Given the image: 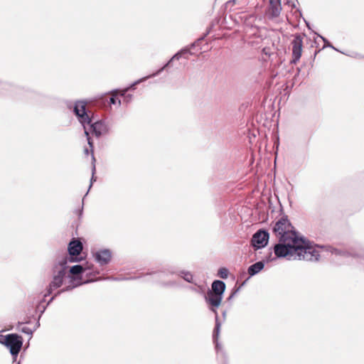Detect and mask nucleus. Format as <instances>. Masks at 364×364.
Listing matches in <instances>:
<instances>
[{"mask_svg": "<svg viewBox=\"0 0 364 364\" xmlns=\"http://www.w3.org/2000/svg\"><path fill=\"white\" fill-rule=\"evenodd\" d=\"M188 55H193V53H191L190 48H186L181 50L180 51L176 53L161 69L158 70L156 73H153L152 75H150L147 77H143V78L134 82L131 85V87L134 89V87L139 82H143L149 77H155V76L159 75L164 69H166L171 65V63H172L173 60H179L182 57H183L185 58H188Z\"/></svg>", "mask_w": 364, "mask_h": 364, "instance_id": "nucleus-7", "label": "nucleus"}, {"mask_svg": "<svg viewBox=\"0 0 364 364\" xmlns=\"http://www.w3.org/2000/svg\"><path fill=\"white\" fill-rule=\"evenodd\" d=\"M225 287L226 286L224 282L221 280H215L211 284V289H209V291L220 294V296H223Z\"/></svg>", "mask_w": 364, "mask_h": 364, "instance_id": "nucleus-14", "label": "nucleus"}, {"mask_svg": "<svg viewBox=\"0 0 364 364\" xmlns=\"http://www.w3.org/2000/svg\"><path fill=\"white\" fill-rule=\"evenodd\" d=\"M229 271L225 267H220L218 271V276L221 279H227L228 277Z\"/></svg>", "mask_w": 364, "mask_h": 364, "instance_id": "nucleus-22", "label": "nucleus"}, {"mask_svg": "<svg viewBox=\"0 0 364 364\" xmlns=\"http://www.w3.org/2000/svg\"><path fill=\"white\" fill-rule=\"evenodd\" d=\"M185 281L189 283H193V276L191 272L188 271H181L178 274Z\"/></svg>", "mask_w": 364, "mask_h": 364, "instance_id": "nucleus-21", "label": "nucleus"}, {"mask_svg": "<svg viewBox=\"0 0 364 364\" xmlns=\"http://www.w3.org/2000/svg\"><path fill=\"white\" fill-rule=\"evenodd\" d=\"M92 279H85L80 282H77L76 284H70L68 286H67L65 288L58 291L53 296H52L49 301L48 302V305L55 299V297H56L57 296L60 295L62 292H64V291H70V290H72L73 288L77 287V286H80L82 284H86L87 282H92Z\"/></svg>", "mask_w": 364, "mask_h": 364, "instance_id": "nucleus-16", "label": "nucleus"}, {"mask_svg": "<svg viewBox=\"0 0 364 364\" xmlns=\"http://www.w3.org/2000/svg\"><path fill=\"white\" fill-rule=\"evenodd\" d=\"M223 297V296H220V294L213 293L209 290L208 291L207 294L205 296V300L206 303L210 306V310L215 314V326L213 333V340L215 345V350L217 353H219L220 352L223 353L222 346L218 342L221 323L219 321V317L217 311V308H218L220 305Z\"/></svg>", "mask_w": 364, "mask_h": 364, "instance_id": "nucleus-2", "label": "nucleus"}, {"mask_svg": "<svg viewBox=\"0 0 364 364\" xmlns=\"http://www.w3.org/2000/svg\"><path fill=\"white\" fill-rule=\"evenodd\" d=\"M327 251L330 252L333 255H335L336 256H341L345 258L348 257L350 255H353L352 253H350L348 251L338 249L331 246L327 247Z\"/></svg>", "mask_w": 364, "mask_h": 364, "instance_id": "nucleus-19", "label": "nucleus"}, {"mask_svg": "<svg viewBox=\"0 0 364 364\" xmlns=\"http://www.w3.org/2000/svg\"><path fill=\"white\" fill-rule=\"evenodd\" d=\"M273 232L279 239L298 237L287 216L282 217L275 223Z\"/></svg>", "mask_w": 364, "mask_h": 364, "instance_id": "nucleus-4", "label": "nucleus"}, {"mask_svg": "<svg viewBox=\"0 0 364 364\" xmlns=\"http://www.w3.org/2000/svg\"><path fill=\"white\" fill-rule=\"evenodd\" d=\"M269 4L272 15L274 17L279 16L282 11L281 0H269Z\"/></svg>", "mask_w": 364, "mask_h": 364, "instance_id": "nucleus-17", "label": "nucleus"}, {"mask_svg": "<svg viewBox=\"0 0 364 364\" xmlns=\"http://www.w3.org/2000/svg\"><path fill=\"white\" fill-rule=\"evenodd\" d=\"M225 316H226V311H224V312L223 313V316L225 318Z\"/></svg>", "mask_w": 364, "mask_h": 364, "instance_id": "nucleus-29", "label": "nucleus"}, {"mask_svg": "<svg viewBox=\"0 0 364 364\" xmlns=\"http://www.w3.org/2000/svg\"><path fill=\"white\" fill-rule=\"evenodd\" d=\"M264 267V263L263 261H259L256 263L250 265L248 267L247 272L250 277H252L257 273H259Z\"/></svg>", "mask_w": 364, "mask_h": 364, "instance_id": "nucleus-18", "label": "nucleus"}, {"mask_svg": "<svg viewBox=\"0 0 364 364\" xmlns=\"http://www.w3.org/2000/svg\"><path fill=\"white\" fill-rule=\"evenodd\" d=\"M268 240V232L264 230H259L253 235L251 240V244L255 248L260 249L267 245Z\"/></svg>", "mask_w": 364, "mask_h": 364, "instance_id": "nucleus-9", "label": "nucleus"}, {"mask_svg": "<svg viewBox=\"0 0 364 364\" xmlns=\"http://www.w3.org/2000/svg\"><path fill=\"white\" fill-rule=\"evenodd\" d=\"M67 264L68 258L65 257L61 258L58 263L55 265L53 269V280L50 282L47 289V293L45 294L44 296L51 294L53 290L61 287L66 277L68 269Z\"/></svg>", "mask_w": 364, "mask_h": 364, "instance_id": "nucleus-3", "label": "nucleus"}, {"mask_svg": "<svg viewBox=\"0 0 364 364\" xmlns=\"http://www.w3.org/2000/svg\"><path fill=\"white\" fill-rule=\"evenodd\" d=\"M17 364H20V362H18Z\"/></svg>", "mask_w": 364, "mask_h": 364, "instance_id": "nucleus-34", "label": "nucleus"}, {"mask_svg": "<svg viewBox=\"0 0 364 364\" xmlns=\"http://www.w3.org/2000/svg\"><path fill=\"white\" fill-rule=\"evenodd\" d=\"M90 270V267L87 266L83 267L82 265L76 264L73 266L70 269V273L73 275L70 279V282H75L77 279H82L84 274H88L90 272H87Z\"/></svg>", "mask_w": 364, "mask_h": 364, "instance_id": "nucleus-12", "label": "nucleus"}, {"mask_svg": "<svg viewBox=\"0 0 364 364\" xmlns=\"http://www.w3.org/2000/svg\"><path fill=\"white\" fill-rule=\"evenodd\" d=\"M90 148H91V151H92V178H91V183H90V185L89 186V190L92 187V181H95V178L94 177V175H95V156H94V154H93V146L90 147Z\"/></svg>", "mask_w": 364, "mask_h": 364, "instance_id": "nucleus-23", "label": "nucleus"}, {"mask_svg": "<svg viewBox=\"0 0 364 364\" xmlns=\"http://www.w3.org/2000/svg\"><path fill=\"white\" fill-rule=\"evenodd\" d=\"M95 261L101 266L107 264L112 258V252L109 250H100L94 253Z\"/></svg>", "mask_w": 364, "mask_h": 364, "instance_id": "nucleus-13", "label": "nucleus"}, {"mask_svg": "<svg viewBox=\"0 0 364 364\" xmlns=\"http://www.w3.org/2000/svg\"><path fill=\"white\" fill-rule=\"evenodd\" d=\"M168 285H173V284H174V283H168Z\"/></svg>", "mask_w": 364, "mask_h": 364, "instance_id": "nucleus-33", "label": "nucleus"}, {"mask_svg": "<svg viewBox=\"0 0 364 364\" xmlns=\"http://www.w3.org/2000/svg\"><path fill=\"white\" fill-rule=\"evenodd\" d=\"M292 46V60L291 63L296 64L300 59L302 53L303 38L299 34H296L291 41Z\"/></svg>", "mask_w": 364, "mask_h": 364, "instance_id": "nucleus-10", "label": "nucleus"}, {"mask_svg": "<svg viewBox=\"0 0 364 364\" xmlns=\"http://www.w3.org/2000/svg\"><path fill=\"white\" fill-rule=\"evenodd\" d=\"M88 153H89L88 149L87 148L85 149V154L87 155Z\"/></svg>", "mask_w": 364, "mask_h": 364, "instance_id": "nucleus-28", "label": "nucleus"}, {"mask_svg": "<svg viewBox=\"0 0 364 364\" xmlns=\"http://www.w3.org/2000/svg\"><path fill=\"white\" fill-rule=\"evenodd\" d=\"M306 26H307V27H308L309 29L311 28H310V26H309V24L308 23H306Z\"/></svg>", "mask_w": 364, "mask_h": 364, "instance_id": "nucleus-31", "label": "nucleus"}, {"mask_svg": "<svg viewBox=\"0 0 364 364\" xmlns=\"http://www.w3.org/2000/svg\"><path fill=\"white\" fill-rule=\"evenodd\" d=\"M318 36H319L324 41L325 43H327V46L338 51V50L336 48H334L331 44H330L326 38H324L323 36H321L320 35H318Z\"/></svg>", "mask_w": 364, "mask_h": 364, "instance_id": "nucleus-25", "label": "nucleus"}, {"mask_svg": "<svg viewBox=\"0 0 364 364\" xmlns=\"http://www.w3.org/2000/svg\"><path fill=\"white\" fill-rule=\"evenodd\" d=\"M89 126L87 129L88 132H92L97 137H100L102 134H107L109 132V127L107 124L103 121H97L95 122H90V124H86V127Z\"/></svg>", "mask_w": 364, "mask_h": 364, "instance_id": "nucleus-11", "label": "nucleus"}, {"mask_svg": "<svg viewBox=\"0 0 364 364\" xmlns=\"http://www.w3.org/2000/svg\"><path fill=\"white\" fill-rule=\"evenodd\" d=\"M73 112L84 128L85 134L87 136L89 146L92 147V141L90 136L87 128L86 127V124H90L91 122V118L86 112V102L83 101L77 102L74 106Z\"/></svg>", "mask_w": 364, "mask_h": 364, "instance_id": "nucleus-5", "label": "nucleus"}, {"mask_svg": "<svg viewBox=\"0 0 364 364\" xmlns=\"http://www.w3.org/2000/svg\"><path fill=\"white\" fill-rule=\"evenodd\" d=\"M0 342L9 349L14 361H16L23 345L22 337L18 334L11 333L2 337Z\"/></svg>", "mask_w": 364, "mask_h": 364, "instance_id": "nucleus-6", "label": "nucleus"}, {"mask_svg": "<svg viewBox=\"0 0 364 364\" xmlns=\"http://www.w3.org/2000/svg\"><path fill=\"white\" fill-rule=\"evenodd\" d=\"M166 272H168L170 274H177L178 273L176 270L173 269V268H170V269H168L166 271L153 272L151 273H148L147 275L151 276L153 278V281L161 282V279L166 274Z\"/></svg>", "mask_w": 364, "mask_h": 364, "instance_id": "nucleus-15", "label": "nucleus"}, {"mask_svg": "<svg viewBox=\"0 0 364 364\" xmlns=\"http://www.w3.org/2000/svg\"><path fill=\"white\" fill-rule=\"evenodd\" d=\"M23 324H24L23 322H18V325H17L16 329L18 331H21L22 333H24L30 335V336H32L33 331L40 326V323L38 321L36 323L35 328L33 330H31V328H28L26 326H24Z\"/></svg>", "mask_w": 364, "mask_h": 364, "instance_id": "nucleus-20", "label": "nucleus"}, {"mask_svg": "<svg viewBox=\"0 0 364 364\" xmlns=\"http://www.w3.org/2000/svg\"><path fill=\"white\" fill-rule=\"evenodd\" d=\"M109 102H110V104H112V105H116L117 103L119 105H121V100H118V98L117 97V95H114V94L109 97Z\"/></svg>", "mask_w": 364, "mask_h": 364, "instance_id": "nucleus-24", "label": "nucleus"}, {"mask_svg": "<svg viewBox=\"0 0 364 364\" xmlns=\"http://www.w3.org/2000/svg\"><path fill=\"white\" fill-rule=\"evenodd\" d=\"M127 90H124L123 91V93L122 94V96H124V98L125 100H127V102H129L132 99V95H125L126 92H127Z\"/></svg>", "mask_w": 364, "mask_h": 364, "instance_id": "nucleus-26", "label": "nucleus"}, {"mask_svg": "<svg viewBox=\"0 0 364 364\" xmlns=\"http://www.w3.org/2000/svg\"><path fill=\"white\" fill-rule=\"evenodd\" d=\"M195 45H196V43H193V44L191 45V47H194V46H195Z\"/></svg>", "mask_w": 364, "mask_h": 364, "instance_id": "nucleus-32", "label": "nucleus"}, {"mask_svg": "<svg viewBox=\"0 0 364 364\" xmlns=\"http://www.w3.org/2000/svg\"><path fill=\"white\" fill-rule=\"evenodd\" d=\"M82 213V208L80 210V215H81Z\"/></svg>", "mask_w": 364, "mask_h": 364, "instance_id": "nucleus-30", "label": "nucleus"}, {"mask_svg": "<svg viewBox=\"0 0 364 364\" xmlns=\"http://www.w3.org/2000/svg\"><path fill=\"white\" fill-rule=\"evenodd\" d=\"M277 257H286L288 260L318 261L319 252L311 243L299 237L279 239L274 247Z\"/></svg>", "mask_w": 364, "mask_h": 364, "instance_id": "nucleus-1", "label": "nucleus"}, {"mask_svg": "<svg viewBox=\"0 0 364 364\" xmlns=\"http://www.w3.org/2000/svg\"><path fill=\"white\" fill-rule=\"evenodd\" d=\"M82 250V242L76 239H73L68 246V253L70 256L65 255L63 258H68V262H77L79 259L76 257Z\"/></svg>", "mask_w": 364, "mask_h": 364, "instance_id": "nucleus-8", "label": "nucleus"}, {"mask_svg": "<svg viewBox=\"0 0 364 364\" xmlns=\"http://www.w3.org/2000/svg\"><path fill=\"white\" fill-rule=\"evenodd\" d=\"M235 293H232L231 295L229 296L228 300H230L234 296Z\"/></svg>", "mask_w": 364, "mask_h": 364, "instance_id": "nucleus-27", "label": "nucleus"}]
</instances>
